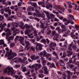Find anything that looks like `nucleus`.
Listing matches in <instances>:
<instances>
[{"label":"nucleus","mask_w":79,"mask_h":79,"mask_svg":"<svg viewBox=\"0 0 79 79\" xmlns=\"http://www.w3.org/2000/svg\"><path fill=\"white\" fill-rule=\"evenodd\" d=\"M9 9H10V7H8L7 8H5V11H9Z\"/></svg>","instance_id":"nucleus-45"},{"label":"nucleus","mask_w":79,"mask_h":79,"mask_svg":"<svg viewBox=\"0 0 79 79\" xmlns=\"http://www.w3.org/2000/svg\"><path fill=\"white\" fill-rule=\"evenodd\" d=\"M31 60H36L39 59V56H36L35 54H32L31 56Z\"/></svg>","instance_id":"nucleus-11"},{"label":"nucleus","mask_w":79,"mask_h":79,"mask_svg":"<svg viewBox=\"0 0 79 79\" xmlns=\"http://www.w3.org/2000/svg\"><path fill=\"white\" fill-rule=\"evenodd\" d=\"M32 10V7H29L28 8V10L29 11H31Z\"/></svg>","instance_id":"nucleus-42"},{"label":"nucleus","mask_w":79,"mask_h":79,"mask_svg":"<svg viewBox=\"0 0 79 79\" xmlns=\"http://www.w3.org/2000/svg\"><path fill=\"white\" fill-rule=\"evenodd\" d=\"M52 59L53 61H54V62H56L57 60H56V58L55 57H53L52 58Z\"/></svg>","instance_id":"nucleus-46"},{"label":"nucleus","mask_w":79,"mask_h":79,"mask_svg":"<svg viewBox=\"0 0 79 79\" xmlns=\"http://www.w3.org/2000/svg\"><path fill=\"white\" fill-rule=\"evenodd\" d=\"M60 62L61 63V64L62 66H63V67H64V66H65V64H64V62L62 60H60Z\"/></svg>","instance_id":"nucleus-24"},{"label":"nucleus","mask_w":79,"mask_h":79,"mask_svg":"<svg viewBox=\"0 0 79 79\" xmlns=\"http://www.w3.org/2000/svg\"><path fill=\"white\" fill-rule=\"evenodd\" d=\"M34 32H35L34 36H37V31H35Z\"/></svg>","instance_id":"nucleus-61"},{"label":"nucleus","mask_w":79,"mask_h":79,"mask_svg":"<svg viewBox=\"0 0 79 79\" xmlns=\"http://www.w3.org/2000/svg\"><path fill=\"white\" fill-rule=\"evenodd\" d=\"M50 54H48L46 55L45 56L47 58H48L49 57H50Z\"/></svg>","instance_id":"nucleus-52"},{"label":"nucleus","mask_w":79,"mask_h":79,"mask_svg":"<svg viewBox=\"0 0 79 79\" xmlns=\"http://www.w3.org/2000/svg\"><path fill=\"white\" fill-rule=\"evenodd\" d=\"M44 74H48V71H47V70L46 71L44 72Z\"/></svg>","instance_id":"nucleus-63"},{"label":"nucleus","mask_w":79,"mask_h":79,"mask_svg":"<svg viewBox=\"0 0 79 79\" xmlns=\"http://www.w3.org/2000/svg\"><path fill=\"white\" fill-rule=\"evenodd\" d=\"M15 37L13 36H10L9 37L8 40V41H10L11 40H13Z\"/></svg>","instance_id":"nucleus-27"},{"label":"nucleus","mask_w":79,"mask_h":79,"mask_svg":"<svg viewBox=\"0 0 79 79\" xmlns=\"http://www.w3.org/2000/svg\"><path fill=\"white\" fill-rule=\"evenodd\" d=\"M46 32L47 35H50L51 34V32H52V31L50 30H48Z\"/></svg>","instance_id":"nucleus-30"},{"label":"nucleus","mask_w":79,"mask_h":79,"mask_svg":"<svg viewBox=\"0 0 79 79\" xmlns=\"http://www.w3.org/2000/svg\"><path fill=\"white\" fill-rule=\"evenodd\" d=\"M50 27H51V29H52V30H55V29L54 27L52 25L50 26Z\"/></svg>","instance_id":"nucleus-48"},{"label":"nucleus","mask_w":79,"mask_h":79,"mask_svg":"<svg viewBox=\"0 0 79 79\" xmlns=\"http://www.w3.org/2000/svg\"><path fill=\"white\" fill-rule=\"evenodd\" d=\"M25 44H26V48H27V50H29V48H30V46H30V45H31L30 43H29V42L28 41L26 40L25 42Z\"/></svg>","instance_id":"nucleus-10"},{"label":"nucleus","mask_w":79,"mask_h":79,"mask_svg":"<svg viewBox=\"0 0 79 79\" xmlns=\"http://www.w3.org/2000/svg\"><path fill=\"white\" fill-rule=\"evenodd\" d=\"M29 68H31V69H33L35 68V71H37V70H39L42 67V65L40 64H34L33 65H32V66L31 65L29 66Z\"/></svg>","instance_id":"nucleus-3"},{"label":"nucleus","mask_w":79,"mask_h":79,"mask_svg":"<svg viewBox=\"0 0 79 79\" xmlns=\"http://www.w3.org/2000/svg\"><path fill=\"white\" fill-rule=\"evenodd\" d=\"M52 54H53V55H55V56H56V58H57V59H58V55L55 52H53L52 53Z\"/></svg>","instance_id":"nucleus-36"},{"label":"nucleus","mask_w":79,"mask_h":79,"mask_svg":"<svg viewBox=\"0 0 79 79\" xmlns=\"http://www.w3.org/2000/svg\"><path fill=\"white\" fill-rule=\"evenodd\" d=\"M31 49L32 50H33V52L35 51V48H33V47H31Z\"/></svg>","instance_id":"nucleus-55"},{"label":"nucleus","mask_w":79,"mask_h":79,"mask_svg":"<svg viewBox=\"0 0 79 79\" xmlns=\"http://www.w3.org/2000/svg\"><path fill=\"white\" fill-rule=\"evenodd\" d=\"M38 4L39 5H42L43 7H45V2H38Z\"/></svg>","instance_id":"nucleus-16"},{"label":"nucleus","mask_w":79,"mask_h":79,"mask_svg":"<svg viewBox=\"0 0 79 79\" xmlns=\"http://www.w3.org/2000/svg\"><path fill=\"white\" fill-rule=\"evenodd\" d=\"M47 53L46 52V51H44L43 52H41L40 53V54L41 55H42L43 57H44V56H45V55Z\"/></svg>","instance_id":"nucleus-20"},{"label":"nucleus","mask_w":79,"mask_h":79,"mask_svg":"<svg viewBox=\"0 0 79 79\" xmlns=\"http://www.w3.org/2000/svg\"><path fill=\"white\" fill-rule=\"evenodd\" d=\"M46 41H47V43H48V44L50 43V40H49L48 39H46Z\"/></svg>","instance_id":"nucleus-62"},{"label":"nucleus","mask_w":79,"mask_h":79,"mask_svg":"<svg viewBox=\"0 0 79 79\" xmlns=\"http://www.w3.org/2000/svg\"><path fill=\"white\" fill-rule=\"evenodd\" d=\"M40 42L42 43H44V42H46V40L45 39H42L41 40Z\"/></svg>","instance_id":"nucleus-39"},{"label":"nucleus","mask_w":79,"mask_h":79,"mask_svg":"<svg viewBox=\"0 0 79 79\" xmlns=\"http://www.w3.org/2000/svg\"><path fill=\"white\" fill-rule=\"evenodd\" d=\"M39 77H40L42 78V77H43L44 76V75L42 74H39Z\"/></svg>","instance_id":"nucleus-47"},{"label":"nucleus","mask_w":79,"mask_h":79,"mask_svg":"<svg viewBox=\"0 0 79 79\" xmlns=\"http://www.w3.org/2000/svg\"><path fill=\"white\" fill-rule=\"evenodd\" d=\"M75 10H76V9L77 10H79V6H77V5L76 6H75Z\"/></svg>","instance_id":"nucleus-44"},{"label":"nucleus","mask_w":79,"mask_h":79,"mask_svg":"<svg viewBox=\"0 0 79 79\" xmlns=\"http://www.w3.org/2000/svg\"><path fill=\"white\" fill-rule=\"evenodd\" d=\"M46 8H47V9H48L49 8H52V6L48 3H46Z\"/></svg>","instance_id":"nucleus-19"},{"label":"nucleus","mask_w":79,"mask_h":79,"mask_svg":"<svg viewBox=\"0 0 79 79\" xmlns=\"http://www.w3.org/2000/svg\"><path fill=\"white\" fill-rule=\"evenodd\" d=\"M19 27L21 29H29L31 28V26L30 25H28L27 24H26L24 26V23L22 22H20L19 23Z\"/></svg>","instance_id":"nucleus-5"},{"label":"nucleus","mask_w":79,"mask_h":79,"mask_svg":"<svg viewBox=\"0 0 79 79\" xmlns=\"http://www.w3.org/2000/svg\"><path fill=\"white\" fill-rule=\"evenodd\" d=\"M65 57H66V52H64L63 55V56H61V58H64Z\"/></svg>","instance_id":"nucleus-38"},{"label":"nucleus","mask_w":79,"mask_h":79,"mask_svg":"<svg viewBox=\"0 0 79 79\" xmlns=\"http://www.w3.org/2000/svg\"><path fill=\"white\" fill-rule=\"evenodd\" d=\"M75 64H76V65H77L78 68H79V62H77V63H75Z\"/></svg>","instance_id":"nucleus-56"},{"label":"nucleus","mask_w":79,"mask_h":79,"mask_svg":"<svg viewBox=\"0 0 79 79\" xmlns=\"http://www.w3.org/2000/svg\"><path fill=\"white\" fill-rule=\"evenodd\" d=\"M68 8H73V6L71 4H70L68 6Z\"/></svg>","instance_id":"nucleus-58"},{"label":"nucleus","mask_w":79,"mask_h":79,"mask_svg":"<svg viewBox=\"0 0 79 79\" xmlns=\"http://www.w3.org/2000/svg\"><path fill=\"white\" fill-rule=\"evenodd\" d=\"M21 16H22L21 13L20 12H19L17 13V16L19 17V18L21 17Z\"/></svg>","instance_id":"nucleus-34"},{"label":"nucleus","mask_w":79,"mask_h":79,"mask_svg":"<svg viewBox=\"0 0 79 79\" xmlns=\"http://www.w3.org/2000/svg\"><path fill=\"white\" fill-rule=\"evenodd\" d=\"M39 17H41V18H45V15L44 14H41L40 13H39Z\"/></svg>","instance_id":"nucleus-21"},{"label":"nucleus","mask_w":79,"mask_h":79,"mask_svg":"<svg viewBox=\"0 0 79 79\" xmlns=\"http://www.w3.org/2000/svg\"><path fill=\"white\" fill-rule=\"evenodd\" d=\"M56 65L57 66H59L61 65V64L60 62H57L56 63Z\"/></svg>","instance_id":"nucleus-53"},{"label":"nucleus","mask_w":79,"mask_h":79,"mask_svg":"<svg viewBox=\"0 0 79 79\" xmlns=\"http://www.w3.org/2000/svg\"><path fill=\"white\" fill-rule=\"evenodd\" d=\"M36 45L37 47H36V49L37 50H41L42 49L43 45L40 43H37Z\"/></svg>","instance_id":"nucleus-8"},{"label":"nucleus","mask_w":79,"mask_h":79,"mask_svg":"<svg viewBox=\"0 0 79 79\" xmlns=\"http://www.w3.org/2000/svg\"><path fill=\"white\" fill-rule=\"evenodd\" d=\"M33 15L34 16H35L36 17H39V14H38L37 15L35 13H33Z\"/></svg>","instance_id":"nucleus-43"},{"label":"nucleus","mask_w":79,"mask_h":79,"mask_svg":"<svg viewBox=\"0 0 79 79\" xmlns=\"http://www.w3.org/2000/svg\"><path fill=\"white\" fill-rule=\"evenodd\" d=\"M53 39L54 40H56V41H58V39H57V37L56 36H54L53 38Z\"/></svg>","instance_id":"nucleus-51"},{"label":"nucleus","mask_w":79,"mask_h":79,"mask_svg":"<svg viewBox=\"0 0 79 79\" xmlns=\"http://www.w3.org/2000/svg\"><path fill=\"white\" fill-rule=\"evenodd\" d=\"M19 24H20V22H13L12 23V26L13 27H18L19 26Z\"/></svg>","instance_id":"nucleus-12"},{"label":"nucleus","mask_w":79,"mask_h":79,"mask_svg":"<svg viewBox=\"0 0 79 79\" xmlns=\"http://www.w3.org/2000/svg\"><path fill=\"white\" fill-rule=\"evenodd\" d=\"M22 61V59L21 58H18L17 60L15 61V63H18L19 62H21Z\"/></svg>","instance_id":"nucleus-25"},{"label":"nucleus","mask_w":79,"mask_h":79,"mask_svg":"<svg viewBox=\"0 0 79 79\" xmlns=\"http://www.w3.org/2000/svg\"><path fill=\"white\" fill-rule=\"evenodd\" d=\"M42 69H43V70H44V71H47L48 69H47V66L44 65L43 68H42Z\"/></svg>","instance_id":"nucleus-32"},{"label":"nucleus","mask_w":79,"mask_h":79,"mask_svg":"<svg viewBox=\"0 0 79 79\" xmlns=\"http://www.w3.org/2000/svg\"><path fill=\"white\" fill-rule=\"evenodd\" d=\"M16 55H17V54L15 52H13L12 50L10 49L8 54L9 56L7 59L8 60H11L12 58H13L15 56H16Z\"/></svg>","instance_id":"nucleus-4"},{"label":"nucleus","mask_w":79,"mask_h":79,"mask_svg":"<svg viewBox=\"0 0 79 79\" xmlns=\"http://www.w3.org/2000/svg\"><path fill=\"white\" fill-rule=\"evenodd\" d=\"M19 30L18 29H15V30L13 31V32H14L15 33H19L20 32Z\"/></svg>","instance_id":"nucleus-29"},{"label":"nucleus","mask_w":79,"mask_h":79,"mask_svg":"<svg viewBox=\"0 0 79 79\" xmlns=\"http://www.w3.org/2000/svg\"><path fill=\"white\" fill-rule=\"evenodd\" d=\"M50 68H56L55 65V64H53V63H52L51 64V65L50 66Z\"/></svg>","instance_id":"nucleus-33"},{"label":"nucleus","mask_w":79,"mask_h":79,"mask_svg":"<svg viewBox=\"0 0 79 79\" xmlns=\"http://www.w3.org/2000/svg\"><path fill=\"white\" fill-rule=\"evenodd\" d=\"M44 13L46 15V16L48 19H52V18H54L55 17V15L53 14H51L50 15V13L47 11H45Z\"/></svg>","instance_id":"nucleus-6"},{"label":"nucleus","mask_w":79,"mask_h":79,"mask_svg":"<svg viewBox=\"0 0 79 79\" xmlns=\"http://www.w3.org/2000/svg\"><path fill=\"white\" fill-rule=\"evenodd\" d=\"M69 18L71 19L68 20L67 21V23H64L65 25H66V26L67 25H68V24H69V23H71V22H72V20L71 19H72L73 20H74V16L73 15H69Z\"/></svg>","instance_id":"nucleus-7"},{"label":"nucleus","mask_w":79,"mask_h":79,"mask_svg":"<svg viewBox=\"0 0 79 79\" xmlns=\"http://www.w3.org/2000/svg\"><path fill=\"white\" fill-rule=\"evenodd\" d=\"M31 31L30 29L27 30L25 31V35H27V34H29L31 33Z\"/></svg>","instance_id":"nucleus-22"},{"label":"nucleus","mask_w":79,"mask_h":79,"mask_svg":"<svg viewBox=\"0 0 79 79\" xmlns=\"http://www.w3.org/2000/svg\"><path fill=\"white\" fill-rule=\"evenodd\" d=\"M44 23H42L40 26V28H42V29H46V28L47 27V26H44Z\"/></svg>","instance_id":"nucleus-18"},{"label":"nucleus","mask_w":79,"mask_h":79,"mask_svg":"<svg viewBox=\"0 0 79 79\" xmlns=\"http://www.w3.org/2000/svg\"><path fill=\"white\" fill-rule=\"evenodd\" d=\"M71 37L73 39H75L76 38V35H73L71 36Z\"/></svg>","instance_id":"nucleus-54"},{"label":"nucleus","mask_w":79,"mask_h":79,"mask_svg":"<svg viewBox=\"0 0 79 79\" xmlns=\"http://www.w3.org/2000/svg\"><path fill=\"white\" fill-rule=\"evenodd\" d=\"M2 23H1L0 24V28H2V30L3 29L4 27H5L6 26V23H4L2 25Z\"/></svg>","instance_id":"nucleus-15"},{"label":"nucleus","mask_w":79,"mask_h":79,"mask_svg":"<svg viewBox=\"0 0 79 79\" xmlns=\"http://www.w3.org/2000/svg\"><path fill=\"white\" fill-rule=\"evenodd\" d=\"M33 6L35 8H37V6L36 4H34Z\"/></svg>","instance_id":"nucleus-57"},{"label":"nucleus","mask_w":79,"mask_h":79,"mask_svg":"<svg viewBox=\"0 0 79 79\" xmlns=\"http://www.w3.org/2000/svg\"><path fill=\"white\" fill-rule=\"evenodd\" d=\"M6 31L8 32L6 33V40H8V37H9V36H10V35H11V33H10L11 31L9 29H7Z\"/></svg>","instance_id":"nucleus-9"},{"label":"nucleus","mask_w":79,"mask_h":79,"mask_svg":"<svg viewBox=\"0 0 79 79\" xmlns=\"http://www.w3.org/2000/svg\"><path fill=\"white\" fill-rule=\"evenodd\" d=\"M54 21H59V19H58L56 18H55L54 19Z\"/></svg>","instance_id":"nucleus-49"},{"label":"nucleus","mask_w":79,"mask_h":79,"mask_svg":"<svg viewBox=\"0 0 79 79\" xmlns=\"http://www.w3.org/2000/svg\"><path fill=\"white\" fill-rule=\"evenodd\" d=\"M51 34L52 35H53V36L56 35H57V34H56V32L55 30H53L52 31Z\"/></svg>","instance_id":"nucleus-23"},{"label":"nucleus","mask_w":79,"mask_h":79,"mask_svg":"<svg viewBox=\"0 0 79 79\" xmlns=\"http://www.w3.org/2000/svg\"><path fill=\"white\" fill-rule=\"evenodd\" d=\"M56 43L53 42L51 43L49 45V47H51V48H52V47H56Z\"/></svg>","instance_id":"nucleus-14"},{"label":"nucleus","mask_w":79,"mask_h":79,"mask_svg":"<svg viewBox=\"0 0 79 79\" xmlns=\"http://www.w3.org/2000/svg\"><path fill=\"white\" fill-rule=\"evenodd\" d=\"M55 8L57 10H58V11H59V12L61 14H62V12L60 10H60V6H56Z\"/></svg>","instance_id":"nucleus-17"},{"label":"nucleus","mask_w":79,"mask_h":79,"mask_svg":"<svg viewBox=\"0 0 79 79\" xmlns=\"http://www.w3.org/2000/svg\"><path fill=\"white\" fill-rule=\"evenodd\" d=\"M4 19V17L0 15V21H2Z\"/></svg>","instance_id":"nucleus-37"},{"label":"nucleus","mask_w":79,"mask_h":79,"mask_svg":"<svg viewBox=\"0 0 79 79\" xmlns=\"http://www.w3.org/2000/svg\"><path fill=\"white\" fill-rule=\"evenodd\" d=\"M20 39L19 40V41L20 42V44H22L23 45H24V37H22L21 36H20Z\"/></svg>","instance_id":"nucleus-13"},{"label":"nucleus","mask_w":79,"mask_h":79,"mask_svg":"<svg viewBox=\"0 0 79 79\" xmlns=\"http://www.w3.org/2000/svg\"><path fill=\"white\" fill-rule=\"evenodd\" d=\"M73 50H76V48H77V47L76 45H73Z\"/></svg>","instance_id":"nucleus-50"},{"label":"nucleus","mask_w":79,"mask_h":79,"mask_svg":"<svg viewBox=\"0 0 79 79\" xmlns=\"http://www.w3.org/2000/svg\"><path fill=\"white\" fill-rule=\"evenodd\" d=\"M61 27L62 29H65V28H66V26H65L64 25H61Z\"/></svg>","instance_id":"nucleus-41"},{"label":"nucleus","mask_w":79,"mask_h":79,"mask_svg":"<svg viewBox=\"0 0 79 79\" xmlns=\"http://www.w3.org/2000/svg\"><path fill=\"white\" fill-rule=\"evenodd\" d=\"M5 43L4 42V40H0V45H3Z\"/></svg>","instance_id":"nucleus-31"},{"label":"nucleus","mask_w":79,"mask_h":79,"mask_svg":"<svg viewBox=\"0 0 79 79\" xmlns=\"http://www.w3.org/2000/svg\"><path fill=\"white\" fill-rule=\"evenodd\" d=\"M4 16L6 18H8V15L6 14H4Z\"/></svg>","instance_id":"nucleus-60"},{"label":"nucleus","mask_w":79,"mask_h":79,"mask_svg":"<svg viewBox=\"0 0 79 79\" xmlns=\"http://www.w3.org/2000/svg\"><path fill=\"white\" fill-rule=\"evenodd\" d=\"M39 72L40 73H43L44 71L42 70H39Z\"/></svg>","instance_id":"nucleus-64"},{"label":"nucleus","mask_w":79,"mask_h":79,"mask_svg":"<svg viewBox=\"0 0 79 79\" xmlns=\"http://www.w3.org/2000/svg\"><path fill=\"white\" fill-rule=\"evenodd\" d=\"M22 71L23 72H26L27 71V68L26 67H24L22 69Z\"/></svg>","instance_id":"nucleus-28"},{"label":"nucleus","mask_w":79,"mask_h":79,"mask_svg":"<svg viewBox=\"0 0 79 79\" xmlns=\"http://www.w3.org/2000/svg\"><path fill=\"white\" fill-rule=\"evenodd\" d=\"M67 53H69L67 54V56H70V55H72L73 54V52L71 51H67Z\"/></svg>","instance_id":"nucleus-26"},{"label":"nucleus","mask_w":79,"mask_h":79,"mask_svg":"<svg viewBox=\"0 0 79 79\" xmlns=\"http://www.w3.org/2000/svg\"><path fill=\"white\" fill-rule=\"evenodd\" d=\"M73 45V44L72 43L70 44L69 45V47L68 48V49L70 50H72V49H71V47H72Z\"/></svg>","instance_id":"nucleus-35"},{"label":"nucleus","mask_w":79,"mask_h":79,"mask_svg":"<svg viewBox=\"0 0 79 79\" xmlns=\"http://www.w3.org/2000/svg\"><path fill=\"white\" fill-rule=\"evenodd\" d=\"M58 32L59 34L64 33L65 34L62 35L63 37H67L69 35L71 34V32L70 31L67 29H63L62 30L60 29L58 31Z\"/></svg>","instance_id":"nucleus-1"},{"label":"nucleus","mask_w":79,"mask_h":79,"mask_svg":"<svg viewBox=\"0 0 79 79\" xmlns=\"http://www.w3.org/2000/svg\"><path fill=\"white\" fill-rule=\"evenodd\" d=\"M15 46L14 44H10V46L11 47H13Z\"/></svg>","instance_id":"nucleus-59"},{"label":"nucleus","mask_w":79,"mask_h":79,"mask_svg":"<svg viewBox=\"0 0 79 79\" xmlns=\"http://www.w3.org/2000/svg\"><path fill=\"white\" fill-rule=\"evenodd\" d=\"M20 66H21L20 65L16 64L15 66V68H20Z\"/></svg>","instance_id":"nucleus-40"},{"label":"nucleus","mask_w":79,"mask_h":79,"mask_svg":"<svg viewBox=\"0 0 79 79\" xmlns=\"http://www.w3.org/2000/svg\"><path fill=\"white\" fill-rule=\"evenodd\" d=\"M3 73L4 74L6 73H9V74H11V76H13L16 73V71L13 70V67L8 66L5 69Z\"/></svg>","instance_id":"nucleus-2"}]
</instances>
